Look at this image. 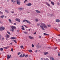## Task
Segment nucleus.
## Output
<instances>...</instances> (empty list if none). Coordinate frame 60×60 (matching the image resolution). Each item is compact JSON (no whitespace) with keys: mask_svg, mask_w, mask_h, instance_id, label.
<instances>
[{"mask_svg":"<svg viewBox=\"0 0 60 60\" xmlns=\"http://www.w3.org/2000/svg\"><path fill=\"white\" fill-rule=\"evenodd\" d=\"M22 30H24L25 29V28H24V26H22Z\"/></svg>","mask_w":60,"mask_h":60,"instance_id":"nucleus-20","label":"nucleus"},{"mask_svg":"<svg viewBox=\"0 0 60 60\" xmlns=\"http://www.w3.org/2000/svg\"><path fill=\"white\" fill-rule=\"evenodd\" d=\"M0 13H1L2 14H3V13L1 11H0Z\"/></svg>","mask_w":60,"mask_h":60,"instance_id":"nucleus-57","label":"nucleus"},{"mask_svg":"<svg viewBox=\"0 0 60 60\" xmlns=\"http://www.w3.org/2000/svg\"><path fill=\"white\" fill-rule=\"evenodd\" d=\"M57 47H56L55 48V49H57Z\"/></svg>","mask_w":60,"mask_h":60,"instance_id":"nucleus-53","label":"nucleus"},{"mask_svg":"<svg viewBox=\"0 0 60 60\" xmlns=\"http://www.w3.org/2000/svg\"><path fill=\"white\" fill-rule=\"evenodd\" d=\"M10 27L13 30H14V29H15L16 28L15 27V26H10Z\"/></svg>","mask_w":60,"mask_h":60,"instance_id":"nucleus-4","label":"nucleus"},{"mask_svg":"<svg viewBox=\"0 0 60 60\" xmlns=\"http://www.w3.org/2000/svg\"><path fill=\"white\" fill-rule=\"evenodd\" d=\"M11 51H12V52H13V49L12 48V49H11Z\"/></svg>","mask_w":60,"mask_h":60,"instance_id":"nucleus-48","label":"nucleus"},{"mask_svg":"<svg viewBox=\"0 0 60 60\" xmlns=\"http://www.w3.org/2000/svg\"><path fill=\"white\" fill-rule=\"evenodd\" d=\"M36 47L37 48H40L41 47V46H40V45H37L36 46Z\"/></svg>","mask_w":60,"mask_h":60,"instance_id":"nucleus-18","label":"nucleus"},{"mask_svg":"<svg viewBox=\"0 0 60 60\" xmlns=\"http://www.w3.org/2000/svg\"><path fill=\"white\" fill-rule=\"evenodd\" d=\"M48 48H49V49H50V47H48Z\"/></svg>","mask_w":60,"mask_h":60,"instance_id":"nucleus-63","label":"nucleus"},{"mask_svg":"<svg viewBox=\"0 0 60 60\" xmlns=\"http://www.w3.org/2000/svg\"><path fill=\"white\" fill-rule=\"evenodd\" d=\"M44 54L45 55H46L47 54H49V52H45L44 53Z\"/></svg>","mask_w":60,"mask_h":60,"instance_id":"nucleus-15","label":"nucleus"},{"mask_svg":"<svg viewBox=\"0 0 60 60\" xmlns=\"http://www.w3.org/2000/svg\"><path fill=\"white\" fill-rule=\"evenodd\" d=\"M19 30H17V32H19Z\"/></svg>","mask_w":60,"mask_h":60,"instance_id":"nucleus-51","label":"nucleus"},{"mask_svg":"<svg viewBox=\"0 0 60 60\" xmlns=\"http://www.w3.org/2000/svg\"><path fill=\"white\" fill-rule=\"evenodd\" d=\"M54 29L55 30H56V31H58V30L57 29H56V28H54Z\"/></svg>","mask_w":60,"mask_h":60,"instance_id":"nucleus-31","label":"nucleus"},{"mask_svg":"<svg viewBox=\"0 0 60 60\" xmlns=\"http://www.w3.org/2000/svg\"><path fill=\"white\" fill-rule=\"evenodd\" d=\"M10 39H16V38L15 37H12Z\"/></svg>","mask_w":60,"mask_h":60,"instance_id":"nucleus-14","label":"nucleus"},{"mask_svg":"<svg viewBox=\"0 0 60 60\" xmlns=\"http://www.w3.org/2000/svg\"><path fill=\"white\" fill-rule=\"evenodd\" d=\"M32 48H34V45L33 44L32 45Z\"/></svg>","mask_w":60,"mask_h":60,"instance_id":"nucleus-41","label":"nucleus"},{"mask_svg":"<svg viewBox=\"0 0 60 60\" xmlns=\"http://www.w3.org/2000/svg\"><path fill=\"white\" fill-rule=\"evenodd\" d=\"M9 47H10V46H8L7 47H4V48L5 49H8Z\"/></svg>","mask_w":60,"mask_h":60,"instance_id":"nucleus-11","label":"nucleus"},{"mask_svg":"<svg viewBox=\"0 0 60 60\" xmlns=\"http://www.w3.org/2000/svg\"><path fill=\"white\" fill-rule=\"evenodd\" d=\"M6 37L7 38H9V35H8V34H7L6 35Z\"/></svg>","mask_w":60,"mask_h":60,"instance_id":"nucleus-16","label":"nucleus"},{"mask_svg":"<svg viewBox=\"0 0 60 60\" xmlns=\"http://www.w3.org/2000/svg\"><path fill=\"white\" fill-rule=\"evenodd\" d=\"M18 1V0H15V2H17V1Z\"/></svg>","mask_w":60,"mask_h":60,"instance_id":"nucleus-56","label":"nucleus"},{"mask_svg":"<svg viewBox=\"0 0 60 60\" xmlns=\"http://www.w3.org/2000/svg\"><path fill=\"white\" fill-rule=\"evenodd\" d=\"M11 55H10V56L8 55H7V59L8 60V59H10L11 58Z\"/></svg>","mask_w":60,"mask_h":60,"instance_id":"nucleus-5","label":"nucleus"},{"mask_svg":"<svg viewBox=\"0 0 60 60\" xmlns=\"http://www.w3.org/2000/svg\"><path fill=\"white\" fill-rule=\"evenodd\" d=\"M40 24L41 25L40 26V27L43 30H45V29L47 28L48 27H47V26L45 24L41 23H40Z\"/></svg>","mask_w":60,"mask_h":60,"instance_id":"nucleus-1","label":"nucleus"},{"mask_svg":"<svg viewBox=\"0 0 60 60\" xmlns=\"http://www.w3.org/2000/svg\"><path fill=\"white\" fill-rule=\"evenodd\" d=\"M24 8H19V10H20V11H23V10H24Z\"/></svg>","mask_w":60,"mask_h":60,"instance_id":"nucleus-7","label":"nucleus"},{"mask_svg":"<svg viewBox=\"0 0 60 60\" xmlns=\"http://www.w3.org/2000/svg\"><path fill=\"white\" fill-rule=\"evenodd\" d=\"M29 37L30 39H34V37L31 36H29Z\"/></svg>","mask_w":60,"mask_h":60,"instance_id":"nucleus-13","label":"nucleus"},{"mask_svg":"<svg viewBox=\"0 0 60 60\" xmlns=\"http://www.w3.org/2000/svg\"><path fill=\"white\" fill-rule=\"evenodd\" d=\"M0 23H1V24H3V22H2L1 21H0Z\"/></svg>","mask_w":60,"mask_h":60,"instance_id":"nucleus-44","label":"nucleus"},{"mask_svg":"<svg viewBox=\"0 0 60 60\" xmlns=\"http://www.w3.org/2000/svg\"><path fill=\"white\" fill-rule=\"evenodd\" d=\"M7 33L10 34V35H11V34L10 33V32H9V31H7Z\"/></svg>","mask_w":60,"mask_h":60,"instance_id":"nucleus-27","label":"nucleus"},{"mask_svg":"<svg viewBox=\"0 0 60 60\" xmlns=\"http://www.w3.org/2000/svg\"><path fill=\"white\" fill-rule=\"evenodd\" d=\"M60 21L59 19H57L56 20V22H60Z\"/></svg>","mask_w":60,"mask_h":60,"instance_id":"nucleus-12","label":"nucleus"},{"mask_svg":"<svg viewBox=\"0 0 60 60\" xmlns=\"http://www.w3.org/2000/svg\"><path fill=\"white\" fill-rule=\"evenodd\" d=\"M59 36H60V34H59L58 35Z\"/></svg>","mask_w":60,"mask_h":60,"instance_id":"nucleus-64","label":"nucleus"},{"mask_svg":"<svg viewBox=\"0 0 60 60\" xmlns=\"http://www.w3.org/2000/svg\"><path fill=\"white\" fill-rule=\"evenodd\" d=\"M5 11L6 12H7V13H9V11L7 10H5Z\"/></svg>","mask_w":60,"mask_h":60,"instance_id":"nucleus-24","label":"nucleus"},{"mask_svg":"<svg viewBox=\"0 0 60 60\" xmlns=\"http://www.w3.org/2000/svg\"><path fill=\"white\" fill-rule=\"evenodd\" d=\"M45 3L47 5H48V6H50V5H49V3H48L47 2H46Z\"/></svg>","mask_w":60,"mask_h":60,"instance_id":"nucleus-19","label":"nucleus"},{"mask_svg":"<svg viewBox=\"0 0 60 60\" xmlns=\"http://www.w3.org/2000/svg\"><path fill=\"white\" fill-rule=\"evenodd\" d=\"M27 56H28V55H26L25 56V57H27Z\"/></svg>","mask_w":60,"mask_h":60,"instance_id":"nucleus-45","label":"nucleus"},{"mask_svg":"<svg viewBox=\"0 0 60 60\" xmlns=\"http://www.w3.org/2000/svg\"><path fill=\"white\" fill-rule=\"evenodd\" d=\"M18 21L19 22H20V19H19Z\"/></svg>","mask_w":60,"mask_h":60,"instance_id":"nucleus-47","label":"nucleus"},{"mask_svg":"<svg viewBox=\"0 0 60 60\" xmlns=\"http://www.w3.org/2000/svg\"><path fill=\"white\" fill-rule=\"evenodd\" d=\"M17 3L18 4L20 5V1L19 0H18L17 2Z\"/></svg>","mask_w":60,"mask_h":60,"instance_id":"nucleus-6","label":"nucleus"},{"mask_svg":"<svg viewBox=\"0 0 60 60\" xmlns=\"http://www.w3.org/2000/svg\"><path fill=\"white\" fill-rule=\"evenodd\" d=\"M51 4H52V5H54V3H53V2H51Z\"/></svg>","mask_w":60,"mask_h":60,"instance_id":"nucleus-26","label":"nucleus"},{"mask_svg":"<svg viewBox=\"0 0 60 60\" xmlns=\"http://www.w3.org/2000/svg\"><path fill=\"white\" fill-rule=\"evenodd\" d=\"M37 50H36L35 51V53H37Z\"/></svg>","mask_w":60,"mask_h":60,"instance_id":"nucleus-54","label":"nucleus"},{"mask_svg":"<svg viewBox=\"0 0 60 60\" xmlns=\"http://www.w3.org/2000/svg\"><path fill=\"white\" fill-rule=\"evenodd\" d=\"M35 20L36 22H38V19H36Z\"/></svg>","mask_w":60,"mask_h":60,"instance_id":"nucleus-33","label":"nucleus"},{"mask_svg":"<svg viewBox=\"0 0 60 60\" xmlns=\"http://www.w3.org/2000/svg\"><path fill=\"white\" fill-rule=\"evenodd\" d=\"M41 60H42L43 59V58H41Z\"/></svg>","mask_w":60,"mask_h":60,"instance_id":"nucleus-50","label":"nucleus"},{"mask_svg":"<svg viewBox=\"0 0 60 60\" xmlns=\"http://www.w3.org/2000/svg\"><path fill=\"white\" fill-rule=\"evenodd\" d=\"M40 24L39 23H38L37 24V25L38 26H40Z\"/></svg>","mask_w":60,"mask_h":60,"instance_id":"nucleus-40","label":"nucleus"},{"mask_svg":"<svg viewBox=\"0 0 60 60\" xmlns=\"http://www.w3.org/2000/svg\"><path fill=\"white\" fill-rule=\"evenodd\" d=\"M44 35H49V34H47L46 33H44Z\"/></svg>","mask_w":60,"mask_h":60,"instance_id":"nucleus-22","label":"nucleus"},{"mask_svg":"<svg viewBox=\"0 0 60 60\" xmlns=\"http://www.w3.org/2000/svg\"><path fill=\"white\" fill-rule=\"evenodd\" d=\"M4 29H5V28L4 27H0V31H2L3 30H4Z\"/></svg>","mask_w":60,"mask_h":60,"instance_id":"nucleus-3","label":"nucleus"},{"mask_svg":"<svg viewBox=\"0 0 60 60\" xmlns=\"http://www.w3.org/2000/svg\"><path fill=\"white\" fill-rule=\"evenodd\" d=\"M0 50L1 51H3V48H1L0 49Z\"/></svg>","mask_w":60,"mask_h":60,"instance_id":"nucleus-36","label":"nucleus"},{"mask_svg":"<svg viewBox=\"0 0 60 60\" xmlns=\"http://www.w3.org/2000/svg\"><path fill=\"white\" fill-rule=\"evenodd\" d=\"M20 47L21 48H24V47L23 45L21 46Z\"/></svg>","mask_w":60,"mask_h":60,"instance_id":"nucleus-34","label":"nucleus"},{"mask_svg":"<svg viewBox=\"0 0 60 60\" xmlns=\"http://www.w3.org/2000/svg\"><path fill=\"white\" fill-rule=\"evenodd\" d=\"M11 13H14V11H11Z\"/></svg>","mask_w":60,"mask_h":60,"instance_id":"nucleus-46","label":"nucleus"},{"mask_svg":"<svg viewBox=\"0 0 60 60\" xmlns=\"http://www.w3.org/2000/svg\"><path fill=\"white\" fill-rule=\"evenodd\" d=\"M24 33L25 34H27V32H26V31H25L24 32Z\"/></svg>","mask_w":60,"mask_h":60,"instance_id":"nucleus-38","label":"nucleus"},{"mask_svg":"<svg viewBox=\"0 0 60 60\" xmlns=\"http://www.w3.org/2000/svg\"><path fill=\"white\" fill-rule=\"evenodd\" d=\"M1 17V19H3V18H4V15H1L0 16Z\"/></svg>","mask_w":60,"mask_h":60,"instance_id":"nucleus-28","label":"nucleus"},{"mask_svg":"<svg viewBox=\"0 0 60 60\" xmlns=\"http://www.w3.org/2000/svg\"><path fill=\"white\" fill-rule=\"evenodd\" d=\"M50 60H55L54 58H53V56H52L50 57Z\"/></svg>","mask_w":60,"mask_h":60,"instance_id":"nucleus-8","label":"nucleus"},{"mask_svg":"<svg viewBox=\"0 0 60 60\" xmlns=\"http://www.w3.org/2000/svg\"><path fill=\"white\" fill-rule=\"evenodd\" d=\"M41 38V36H40L39 37V38Z\"/></svg>","mask_w":60,"mask_h":60,"instance_id":"nucleus-52","label":"nucleus"},{"mask_svg":"<svg viewBox=\"0 0 60 60\" xmlns=\"http://www.w3.org/2000/svg\"><path fill=\"white\" fill-rule=\"evenodd\" d=\"M47 26H48V27H50L51 26V25H47Z\"/></svg>","mask_w":60,"mask_h":60,"instance_id":"nucleus-29","label":"nucleus"},{"mask_svg":"<svg viewBox=\"0 0 60 60\" xmlns=\"http://www.w3.org/2000/svg\"><path fill=\"white\" fill-rule=\"evenodd\" d=\"M11 41H14V42H15V43H17V42H16V40H11Z\"/></svg>","mask_w":60,"mask_h":60,"instance_id":"nucleus-21","label":"nucleus"},{"mask_svg":"<svg viewBox=\"0 0 60 60\" xmlns=\"http://www.w3.org/2000/svg\"><path fill=\"white\" fill-rule=\"evenodd\" d=\"M44 60H49V59L48 58H47L46 59L45 58L44 59Z\"/></svg>","mask_w":60,"mask_h":60,"instance_id":"nucleus-37","label":"nucleus"},{"mask_svg":"<svg viewBox=\"0 0 60 60\" xmlns=\"http://www.w3.org/2000/svg\"><path fill=\"white\" fill-rule=\"evenodd\" d=\"M26 5H27V6H31V5H32V4L31 3H29L28 4H26Z\"/></svg>","mask_w":60,"mask_h":60,"instance_id":"nucleus-10","label":"nucleus"},{"mask_svg":"<svg viewBox=\"0 0 60 60\" xmlns=\"http://www.w3.org/2000/svg\"><path fill=\"white\" fill-rule=\"evenodd\" d=\"M25 56V54H24L23 55H22V57H24V56Z\"/></svg>","mask_w":60,"mask_h":60,"instance_id":"nucleus-35","label":"nucleus"},{"mask_svg":"<svg viewBox=\"0 0 60 60\" xmlns=\"http://www.w3.org/2000/svg\"><path fill=\"white\" fill-rule=\"evenodd\" d=\"M19 19H18V18H16V19H15V20L16 21H18V20H19Z\"/></svg>","mask_w":60,"mask_h":60,"instance_id":"nucleus-39","label":"nucleus"},{"mask_svg":"<svg viewBox=\"0 0 60 60\" xmlns=\"http://www.w3.org/2000/svg\"><path fill=\"white\" fill-rule=\"evenodd\" d=\"M35 11L36 12L38 13H41V12L38 10H36Z\"/></svg>","mask_w":60,"mask_h":60,"instance_id":"nucleus-9","label":"nucleus"},{"mask_svg":"<svg viewBox=\"0 0 60 60\" xmlns=\"http://www.w3.org/2000/svg\"><path fill=\"white\" fill-rule=\"evenodd\" d=\"M10 31H12V32H14V30L13 29H10Z\"/></svg>","mask_w":60,"mask_h":60,"instance_id":"nucleus-17","label":"nucleus"},{"mask_svg":"<svg viewBox=\"0 0 60 60\" xmlns=\"http://www.w3.org/2000/svg\"><path fill=\"white\" fill-rule=\"evenodd\" d=\"M22 54H21V55H20L19 56V57H22Z\"/></svg>","mask_w":60,"mask_h":60,"instance_id":"nucleus-30","label":"nucleus"},{"mask_svg":"<svg viewBox=\"0 0 60 60\" xmlns=\"http://www.w3.org/2000/svg\"><path fill=\"white\" fill-rule=\"evenodd\" d=\"M36 34V32H35V33H34V34Z\"/></svg>","mask_w":60,"mask_h":60,"instance_id":"nucleus-60","label":"nucleus"},{"mask_svg":"<svg viewBox=\"0 0 60 60\" xmlns=\"http://www.w3.org/2000/svg\"><path fill=\"white\" fill-rule=\"evenodd\" d=\"M58 56H60V54H58Z\"/></svg>","mask_w":60,"mask_h":60,"instance_id":"nucleus-62","label":"nucleus"},{"mask_svg":"<svg viewBox=\"0 0 60 60\" xmlns=\"http://www.w3.org/2000/svg\"><path fill=\"white\" fill-rule=\"evenodd\" d=\"M4 17H5V18H6L7 17L6 16H4Z\"/></svg>","mask_w":60,"mask_h":60,"instance_id":"nucleus-61","label":"nucleus"},{"mask_svg":"<svg viewBox=\"0 0 60 60\" xmlns=\"http://www.w3.org/2000/svg\"><path fill=\"white\" fill-rule=\"evenodd\" d=\"M14 25H16V23H14Z\"/></svg>","mask_w":60,"mask_h":60,"instance_id":"nucleus-59","label":"nucleus"},{"mask_svg":"<svg viewBox=\"0 0 60 60\" xmlns=\"http://www.w3.org/2000/svg\"><path fill=\"white\" fill-rule=\"evenodd\" d=\"M10 44H11V45H12V43H11Z\"/></svg>","mask_w":60,"mask_h":60,"instance_id":"nucleus-58","label":"nucleus"},{"mask_svg":"<svg viewBox=\"0 0 60 60\" xmlns=\"http://www.w3.org/2000/svg\"><path fill=\"white\" fill-rule=\"evenodd\" d=\"M9 21V22H10L11 23H12V22H11V20L10 19H8Z\"/></svg>","mask_w":60,"mask_h":60,"instance_id":"nucleus-25","label":"nucleus"},{"mask_svg":"<svg viewBox=\"0 0 60 60\" xmlns=\"http://www.w3.org/2000/svg\"><path fill=\"white\" fill-rule=\"evenodd\" d=\"M26 22L28 24H30V22L29 21H28L26 19H25L22 21L23 22Z\"/></svg>","mask_w":60,"mask_h":60,"instance_id":"nucleus-2","label":"nucleus"},{"mask_svg":"<svg viewBox=\"0 0 60 60\" xmlns=\"http://www.w3.org/2000/svg\"><path fill=\"white\" fill-rule=\"evenodd\" d=\"M26 2H27V0H25L24 2V3H25Z\"/></svg>","mask_w":60,"mask_h":60,"instance_id":"nucleus-43","label":"nucleus"},{"mask_svg":"<svg viewBox=\"0 0 60 60\" xmlns=\"http://www.w3.org/2000/svg\"><path fill=\"white\" fill-rule=\"evenodd\" d=\"M28 51L30 52H32V50H29Z\"/></svg>","mask_w":60,"mask_h":60,"instance_id":"nucleus-32","label":"nucleus"},{"mask_svg":"<svg viewBox=\"0 0 60 60\" xmlns=\"http://www.w3.org/2000/svg\"><path fill=\"white\" fill-rule=\"evenodd\" d=\"M11 2H12V3H13V4H14L15 3V1L14 0H11Z\"/></svg>","mask_w":60,"mask_h":60,"instance_id":"nucleus-23","label":"nucleus"},{"mask_svg":"<svg viewBox=\"0 0 60 60\" xmlns=\"http://www.w3.org/2000/svg\"><path fill=\"white\" fill-rule=\"evenodd\" d=\"M20 54H21L20 52H19L18 53V55H20Z\"/></svg>","mask_w":60,"mask_h":60,"instance_id":"nucleus-42","label":"nucleus"},{"mask_svg":"<svg viewBox=\"0 0 60 60\" xmlns=\"http://www.w3.org/2000/svg\"><path fill=\"white\" fill-rule=\"evenodd\" d=\"M2 38V36L1 35H0V38L1 39Z\"/></svg>","mask_w":60,"mask_h":60,"instance_id":"nucleus-55","label":"nucleus"},{"mask_svg":"<svg viewBox=\"0 0 60 60\" xmlns=\"http://www.w3.org/2000/svg\"><path fill=\"white\" fill-rule=\"evenodd\" d=\"M51 16H52H52H53L54 15L53 14H51Z\"/></svg>","mask_w":60,"mask_h":60,"instance_id":"nucleus-49","label":"nucleus"}]
</instances>
